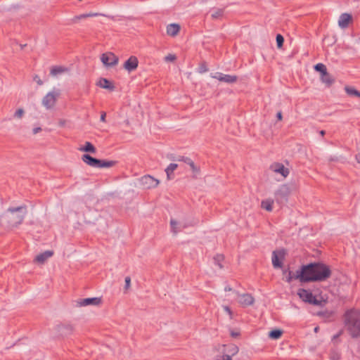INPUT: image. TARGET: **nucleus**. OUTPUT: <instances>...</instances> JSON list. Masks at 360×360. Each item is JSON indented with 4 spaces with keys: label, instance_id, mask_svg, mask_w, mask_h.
Returning <instances> with one entry per match:
<instances>
[{
    "label": "nucleus",
    "instance_id": "f257e3e1",
    "mask_svg": "<svg viewBox=\"0 0 360 360\" xmlns=\"http://www.w3.org/2000/svg\"><path fill=\"white\" fill-rule=\"evenodd\" d=\"M331 276L330 267L322 262H311L302 265L296 271L295 278L301 283L325 281Z\"/></svg>",
    "mask_w": 360,
    "mask_h": 360
},
{
    "label": "nucleus",
    "instance_id": "f03ea898",
    "mask_svg": "<svg viewBox=\"0 0 360 360\" xmlns=\"http://www.w3.org/2000/svg\"><path fill=\"white\" fill-rule=\"evenodd\" d=\"M27 214L25 205L9 207L1 215L0 226L12 229L20 225Z\"/></svg>",
    "mask_w": 360,
    "mask_h": 360
},
{
    "label": "nucleus",
    "instance_id": "7ed1b4c3",
    "mask_svg": "<svg viewBox=\"0 0 360 360\" xmlns=\"http://www.w3.org/2000/svg\"><path fill=\"white\" fill-rule=\"evenodd\" d=\"M345 321L352 338L360 336V314L354 309L347 311L345 314Z\"/></svg>",
    "mask_w": 360,
    "mask_h": 360
},
{
    "label": "nucleus",
    "instance_id": "20e7f679",
    "mask_svg": "<svg viewBox=\"0 0 360 360\" xmlns=\"http://www.w3.org/2000/svg\"><path fill=\"white\" fill-rule=\"evenodd\" d=\"M219 350L221 354L216 356L217 360H232L231 357L238 352L239 349L236 345L230 344L219 346Z\"/></svg>",
    "mask_w": 360,
    "mask_h": 360
},
{
    "label": "nucleus",
    "instance_id": "39448f33",
    "mask_svg": "<svg viewBox=\"0 0 360 360\" xmlns=\"http://www.w3.org/2000/svg\"><path fill=\"white\" fill-rule=\"evenodd\" d=\"M297 295H299L300 298L304 302H307L316 306H321L323 302H325V301L318 300L311 291L304 288L299 289L297 291Z\"/></svg>",
    "mask_w": 360,
    "mask_h": 360
},
{
    "label": "nucleus",
    "instance_id": "423d86ee",
    "mask_svg": "<svg viewBox=\"0 0 360 360\" xmlns=\"http://www.w3.org/2000/svg\"><path fill=\"white\" fill-rule=\"evenodd\" d=\"M60 90H53L51 92H49L42 99V105L46 108V109L49 110L53 108L60 96Z\"/></svg>",
    "mask_w": 360,
    "mask_h": 360
},
{
    "label": "nucleus",
    "instance_id": "0eeeda50",
    "mask_svg": "<svg viewBox=\"0 0 360 360\" xmlns=\"http://www.w3.org/2000/svg\"><path fill=\"white\" fill-rule=\"evenodd\" d=\"M290 194V188L288 184H282L275 192V200L278 204H283L288 201Z\"/></svg>",
    "mask_w": 360,
    "mask_h": 360
},
{
    "label": "nucleus",
    "instance_id": "6e6552de",
    "mask_svg": "<svg viewBox=\"0 0 360 360\" xmlns=\"http://www.w3.org/2000/svg\"><path fill=\"white\" fill-rule=\"evenodd\" d=\"M101 60L105 66L108 67L115 66L119 61L118 58L111 52L103 53Z\"/></svg>",
    "mask_w": 360,
    "mask_h": 360
},
{
    "label": "nucleus",
    "instance_id": "1a4fd4ad",
    "mask_svg": "<svg viewBox=\"0 0 360 360\" xmlns=\"http://www.w3.org/2000/svg\"><path fill=\"white\" fill-rule=\"evenodd\" d=\"M140 183L143 188L150 189L157 187L159 181L150 175H146L141 178Z\"/></svg>",
    "mask_w": 360,
    "mask_h": 360
},
{
    "label": "nucleus",
    "instance_id": "9d476101",
    "mask_svg": "<svg viewBox=\"0 0 360 360\" xmlns=\"http://www.w3.org/2000/svg\"><path fill=\"white\" fill-rule=\"evenodd\" d=\"M101 297H89L80 299L77 300V307H85L88 305H95L98 306L101 304Z\"/></svg>",
    "mask_w": 360,
    "mask_h": 360
},
{
    "label": "nucleus",
    "instance_id": "9b49d317",
    "mask_svg": "<svg viewBox=\"0 0 360 360\" xmlns=\"http://www.w3.org/2000/svg\"><path fill=\"white\" fill-rule=\"evenodd\" d=\"M139 65V60L136 56H131L123 64V68L128 72H131L136 70Z\"/></svg>",
    "mask_w": 360,
    "mask_h": 360
},
{
    "label": "nucleus",
    "instance_id": "f8f14e48",
    "mask_svg": "<svg viewBox=\"0 0 360 360\" xmlns=\"http://www.w3.org/2000/svg\"><path fill=\"white\" fill-rule=\"evenodd\" d=\"M212 77L218 79L219 82H223L227 84H233L236 82L238 80V77L236 75H224L221 72H216Z\"/></svg>",
    "mask_w": 360,
    "mask_h": 360
},
{
    "label": "nucleus",
    "instance_id": "ddd939ff",
    "mask_svg": "<svg viewBox=\"0 0 360 360\" xmlns=\"http://www.w3.org/2000/svg\"><path fill=\"white\" fill-rule=\"evenodd\" d=\"M270 169L275 173L281 174L284 178L287 177L290 173L288 168L280 162H274L271 165Z\"/></svg>",
    "mask_w": 360,
    "mask_h": 360
},
{
    "label": "nucleus",
    "instance_id": "4468645a",
    "mask_svg": "<svg viewBox=\"0 0 360 360\" xmlns=\"http://www.w3.org/2000/svg\"><path fill=\"white\" fill-rule=\"evenodd\" d=\"M82 160L89 166L92 167L98 168V164L100 163V159L94 158L89 154H84L82 156Z\"/></svg>",
    "mask_w": 360,
    "mask_h": 360
},
{
    "label": "nucleus",
    "instance_id": "2eb2a0df",
    "mask_svg": "<svg viewBox=\"0 0 360 360\" xmlns=\"http://www.w3.org/2000/svg\"><path fill=\"white\" fill-rule=\"evenodd\" d=\"M254 302V297L249 293H245L239 295L238 302L243 307L252 305Z\"/></svg>",
    "mask_w": 360,
    "mask_h": 360
},
{
    "label": "nucleus",
    "instance_id": "dca6fc26",
    "mask_svg": "<svg viewBox=\"0 0 360 360\" xmlns=\"http://www.w3.org/2000/svg\"><path fill=\"white\" fill-rule=\"evenodd\" d=\"M57 330L62 335H68L72 333L74 328L70 323H60L57 326Z\"/></svg>",
    "mask_w": 360,
    "mask_h": 360
},
{
    "label": "nucleus",
    "instance_id": "f3484780",
    "mask_svg": "<svg viewBox=\"0 0 360 360\" xmlns=\"http://www.w3.org/2000/svg\"><path fill=\"white\" fill-rule=\"evenodd\" d=\"M96 85L101 88L108 89L109 91H113L115 88L113 83L106 78H101L97 82Z\"/></svg>",
    "mask_w": 360,
    "mask_h": 360
},
{
    "label": "nucleus",
    "instance_id": "a211bd4d",
    "mask_svg": "<svg viewBox=\"0 0 360 360\" xmlns=\"http://www.w3.org/2000/svg\"><path fill=\"white\" fill-rule=\"evenodd\" d=\"M352 20V16L349 13H342L340 16L338 25L342 28H345L348 26L349 22Z\"/></svg>",
    "mask_w": 360,
    "mask_h": 360
},
{
    "label": "nucleus",
    "instance_id": "6ab92c4d",
    "mask_svg": "<svg viewBox=\"0 0 360 360\" xmlns=\"http://www.w3.org/2000/svg\"><path fill=\"white\" fill-rule=\"evenodd\" d=\"M53 251L52 250H46L38 255L36 256L34 261L36 262L43 264L44 263L49 257L53 256Z\"/></svg>",
    "mask_w": 360,
    "mask_h": 360
},
{
    "label": "nucleus",
    "instance_id": "aec40b11",
    "mask_svg": "<svg viewBox=\"0 0 360 360\" xmlns=\"http://www.w3.org/2000/svg\"><path fill=\"white\" fill-rule=\"evenodd\" d=\"M180 31V25L176 23H172L167 26V34L171 37H175Z\"/></svg>",
    "mask_w": 360,
    "mask_h": 360
},
{
    "label": "nucleus",
    "instance_id": "412c9836",
    "mask_svg": "<svg viewBox=\"0 0 360 360\" xmlns=\"http://www.w3.org/2000/svg\"><path fill=\"white\" fill-rule=\"evenodd\" d=\"M278 253L281 256L283 257V251L281 250L279 252L274 251L272 253V264L274 268H281L282 266V262L279 261L278 259Z\"/></svg>",
    "mask_w": 360,
    "mask_h": 360
},
{
    "label": "nucleus",
    "instance_id": "4be33fe9",
    "mask_svg": "<svg viewBox=\"0 0 360 360\" xmlns=\"http://www.w3.org/2000/svg\"><path fill=\"white\" fill-rule=\"evenodd\" d=\"M79 150L94 154L96 153V148L95 146L89 141L85 142L84 145L79 148Z\"/></svg>",
    "mask_w": 360,
    "mask_h": 360
},
{
    "label": "nucleus",
    "instance_id": "5701e85b",
    "mask_svg": "<svg viewBox=\"0 0 360 360\" xmlns=\"http://www.w3.org/2000/svg\"><path fill=\"white\" fill-rule=\"evenodd\" d=\"M115 164L116 161L114 160H100L98 168H109L115 166Z\"/></svg>",
    "mask_w": 360,
    "mask_h": 360
},
{
    "label": "nucleus",
    "instance_id": "b1692460",
    "mask_svg": "<svg viewBox=\"0 0 360 360\" xmlns=\"http://www.w3.org/2000/svg\"><path fill=\"white\" fill-rule=\"evenodd\" d=\"M177 225H178V223L176 220H174L173 219H172L170 220L171 229H172V231L173 232V233H174V234H176L179 231H181L182 229H185L187 227V226L186 224H184V225H181L180 226L181 229H178Z\"/></svg>",
    "mask_w": 360,
    "mask_h": 360
},
{
    "label": "nucleus",
    "instance_id": "393cba45",
    "mask_svg": "<svg viewBox=\"0 0 360 360\" xmlns=\"http://www.w3.org/2000/svg\"><path fill=\"white\" fill-rule=\"evenodd\" d=\"M68 71L66 68L62 66H53L51 70V75L53 76H56L58 74H61Z\"/></svg>",
    "mask_w": 360,
    "mask_h": 360
},
{
    "label": "nucleus",
    "instance_id": "a878e982",
    "mask_svg": "<svg viewBox=\"0 0 360 360\" xmlns=\"http://www.w3.org/2000/svg\"><path fill=\"white\" fill-rule=\"evenodd\" d=\"M283 330L281 329H274L269 333V337L273 340H277L283 335Z\"/></svg>",
    "mask_w": 360,
    "mask_h": 360
},
{
    "label": "nucleus",
    "instance_id": "bb28decb",
    "mask_svg": "<svg viewBox=\"0 0 360 360\" xmlns=\"http://www.w3.org/2000/svg\"><path fill=\"white\" fill-rule=\"evenodd\" d=\"M273 203H274L273 200L267 199L266 200H262V203H261V207L263 209H264L269 212H271L273 209V207H272Z\"/></svg>",
    "mask_w": 360,
    "mask_h": 360
},
{
    "label": "nucleus",
    "instance_id": "cd10ccee",
    "mask_svg": "<svg viewBox=\"0 0 360 360\" xmlns=\"http://www.w3.org/2000/svg\"><path fill=\"white\" fill-rule=\"evenodd\" d=\"M321 79L322 82L326 84L328 86H330L334 82V79L328 72L321 75Z\"/></svg>",
    "mask_w": 360,
    "mask_h": 360
},
{
    "label": "nucleus",
    "instance_id": "c85d7f7f",
    "mask_svg": "<svg viewBox=\"0 0 360 360\" xmlns=\"http://www.w3.org/2000/svg\"><path fill=\"white\" fill-rule=\"evenodd\" d=\"M178 167V165L176 163H171L169 166L165 169V172L167 176V179H170L171 175L173 174L174 171Z\"/></svg>",
    "mask_w": 360,
    "mask_h": 360
},
{
    "label": "nucleus",
    "instance_id": "c756f323",
    "mask_svg": "<svg viewBox=\"0 0 360 360\" xmlns=\"http://www.w3.org/2000/svg\"><path fill=\"white\" fill-rule=\"evenodd\" d=\"M96 15H98V13H90L82 14V15L75 16L72 19V21H73V22H77V21H79L81 19H84V18H88V17H94V16H96Z\"/></svg>",
    "mask_w": 360,
    "mask_h": 360
},
{
    "label": "nucleus",
    "instance_id": "7c9ffc66",
    "mask_svg": "<svg viewBox=\"0 0 360 360\" xmlns=\"http://www.w3.org/2000/svg\"><path fill=\"white\" fill-rule=\"evenodd\" d=\"M314 70L317 72H319L321 75H323L324 73H326L327 69L325 65L323 63H318L314 66Z\"/></svg>",
    "mask_w": 360,
    "mask_h": 360
},
{
    "label": "nucleus",
    "instance_id": "2f4dec72",
    "mask_svg": "<svg viewBox=\"0 0 360 360\" xmlns=\"http://www.w3.org/2000/svg\"><path fill=\"white\" fill-rule=\"evenodd\" d=\"M345 91L349 95L355 96L357 97L359 96V95L360 94V91H357L354 88L349 87V86L345 87Z\"/></svg>",
    "mask_w": 360,
    "mask_h": 360
},
{
    "label": "nucleus",
    "instance_id": "473e14b6",
    "mask_svg": "<svg viewBox=\"0 0 360 360\" xmlns=\"http://www.w3.org/2000/svg\"><path fill=\"white\" fill-rule=\"evenodd\" d=\"M224 260V256L222 255H217L214 257V262L220 269L223 267L221 262Z\"/></svg>",
    "mask_w": 360,
    "mask_h": 360
},
{
    "label": "nucleus",
    "instance_id": "72a5a7b5",
    "mask_svg": "<svg viewBox=\"0 0 360 360\" xmlns=\"http://www.w3.org/2000/svg\"><path fill=\"white\" fill-rule=\"evenodd\" d=\"M276 44H277L278 48H281L283 46V42H284L283 37L281 34H278L276 35Z\"/></svg>",
    "mask_w": 360,
    "mask_h": 360
},
{
    "label": "nucleus",
    "instance_id": "f704fd0d",
    "mask_svg": "<svg viewBox=\"0 0 360 360\" xmlns=\"http://www.w3.org/2000/svg\"><path fill=\"white\" fill-rule=\"evenodd\" d=\"M24 114H25V111H24V110H23L22 108H19V109H18V110L15 112V113H14V115H13V117H14L15 118H18V119H20V118H22V116L24 115Z\"/></svg>",
    "mask_w": 360,
    "mask_h": 360
},
{
    "label": "nucleus",
    "instance_id": "c9c22d12",
    "mask_svg": "<svg viewBox=\"0 0 360 360\" xmlns=\"http://www.w3.org/2000/svg\"><path fill=\"white\" fill-rule=\"evenodd\" d=\"M188 165L190 166L191 169H192L193 172L195 174H198L200 173V167L195 166L193 160L189 163Z\"/></svg>",
    "mask_w": 360,
    "mask_h": 360
},
{
    "label": "nucleus",
    "instance_id": "e433bc0d",
    "mask_svg": "<svg viewBox=\"0 0 360 360\" xmlns=\"http://www.w3.org/2000/svg\"><path fill=\"white\" fill-rule=\"evenodd\" d=\"M208 71V68H207V65L205 63H202L199 68H198V72L200 73H204Z\"/></svg>",
    "mask_w": 360,
    "mask_h": 360
},
{
    "label": "nucleus",
    "instance_id": "4c0bfd02",
    "mask_svg": "<svg viewBox=\"0 0 360 360\" xmlns=\"http://www.w3.org/2000/svg\"><path fill=\"white\" fill-rule=\"evenodd\" d=\"M176 160L177 161H182L187 165H189V163L192 161V160L188 157L184 156H179Z\"/></svg>",
    "mask_w": 360,
    "mask_h": 360
},
{
    "label": "nucleus",
    "instance_id": "58836bf2",
    "mask_svg": "<svg viewBox=\"0 0 360 360\" xmlns=\"http://www.w3.org/2000/svg\"><path fill=\"white\" fill-rule=\"evenodd\" d=\"M222 14H223V10L217 9L213 13H212V18H217L221 16Z\"/></svg>",
    "mask_w": 360,
    "mask_h": 360
},
{
    "label": "nucleus",
    "instance_id": "ea45409f",
    "mask_svg": "<svg viewBox=\"0 0 360 360\" xmlns=\"http://www.w3.org/2000/svg\"><path fill=\"white\" fill-rule=\"evenodd\" d=\"M295 275H296V273L295 274H293L291 271H288V275L286 277V281L289 283H291L293 279H296L295 278Z\"/></svg>",
    "mask_w": 360,
    "mask_h": 360
},
{
    "label": "nucleus",
    "instance_id": "a19ab883",
    "mask_svg": "<svg viewBox=\"0 0 360 360\" xmlns=\"http://www.w3.org/2000/svg\"><path fill=\"white\" fill-rule=\"evenodd\" d=\"M176 57L175 55L168 54L167 56H165V60L167 62H173L176 60Z\"/></svg>",
    "mask_w": 360,
    "mask_h": 360
},
{
    "label": "nucleus",
    "instance_id": "79ce46f5",
    "mask_svg": "<svg viewBox=\"0 0 360 360\" xmlns=\"http://www.w3.org/2000/svg\"><path fill=\"white\" fill-rule=\"evenodd\" d=\"M125 285H124V288L125 290H127L130 287V284H131V278L129 276H127L125 278Z\"/></svg>",
    "mask_w": 360,
    "mask_h": 360
},
{
    "label": "nucleus",
    "instance_id": "37998d69",
    "mask_svg": "<svg viewBox=\"0 0 360 360\" xmlns=\"http://www.w3.org/2000/svg\"><path fill=\"white\" fill-rule=\"evenodd\" d=\"M34 80L39 84V85H42L43 84V82L42 80L40 79V77L38 76V75H35L34 77Z\"/></svg>",
    "mask_w": 360,
    "mask_h": 360
},
{
    "label": "nucleus",
    "instance_id": "c03bdc74",
    "mask_svg": "<svg viewBox=\"0 0 360 360\" xmlns=\"http://www.w3.org/2000/svg\"><path fill=\"white\" fill-rule=\"evenodd\" d=\"M239 335H240V333L239 332H236V331H233V330L231 331V337L236 338H238Z\"/></svg>",
    "mask_w": 360,
    "mask_h": 360
},
{
    "label": "nucleus",
    "instance_id": "a18cd8bd",
    "mask_svg": "<svg viewBox=\"0 0 360 360\" xmlns=\"http://www.w3.org/2000/svg\"><path fill=\"white\" fill-rule=\"evenodd\" d=\"M105 117H106V113L105 112H102L101 115V121L105 122Z\"/></svg>",
    "mask_w": 360,
    "mask_h": 360
},
{
    "label": "nucleus",
    "instance_id": "49530a36",
    "mask_svg": "<svg viewBox=\"0 0 360 360\" xmlns=\"http://www.w3.org/2000/svg\"><path fill=\"white\" fill-rule=\"evenodd\" d=\"M41 131V127H35V128L33 129L32 131H33L34 134H36L39 133Z\"/></svg>",
    "mask_w": 360,
    "mask_h": 360
},
{
    "label": "nucleus",
    "instance_id": "de8ad7c7",
    "mask_svg": "<svg viewBox=\"0 0 360 360\" xmlns=\"http://www.w3.org/2000/svg\"><path fill=\"white\" fill-rule=\"evenodd\" d=\"M276 117L278 120H281L283 118L282 112L281 111L278 112L276 114Z\"/></svg>",
    "mask_w": 360,
    "mask_h": 360
},
{
    "label": "nucleus",
    "instance_id": "09e8293b",
    "mask_svg": "<svg viewBox=\"0 0 360 360\" xmlns=\"http://www.w3.org/2000/svg\"><path fill=\"white\" fill-rule=\"evenodd\" d=\"M224 310L229 313V314L231 315L232 312H231V309L228 307V306H224Z\"/></svg>",
    "mask_w": 360,
    "mask_h": 360
},
{
    "label": "nucleus",
    "instance_id": "8fccbe9b",
    "mask_svg": "<svg viewBox=\"0 0 360 360\" xmlns=\"http://www.w3.org/2000/svg\"><path fill=\"white\" fill-rule=\"evenodd\" d=\"M356 160L357 162L360 163V153H359L356 155Z\"/></svg>",
    "mask_w": 360,
    "mask_h": 360
},
{
    "label": "nucleus",
    "instance_id": "3c124183",
    "mask_svg": "<svg viewBox=\"0 0 360 360\" xmlns=\"http://www.w3.org/2000/svg\"><path fill=\"white\" fill-rule=\"evenodd\" d=\"M224 290H225V291H231L232 288L229 286H226V287H225Z\"/></svg>",
    "mask_w": 360,
    "mask_h": 360
},
{
    "label": "nucleus",
    "instance_id": "603ef678",
    "mask_svg": "<svg viewBox=\"0 0 360 360\" xmlns=\"http://www.w3.org/2000/svg\"><path fill=\"white\" fill-rule=\"evenodd\" d=\"M65 121V120H60L59 122V124L60 126H64Z\"/></svg>",
    "mask_w": 360,
    "mask_h": 360
},
{
    "label": "nucleus",
    "instance_id": "864d4df0",
    "mask_svg": "<svg viewBox=\"0 0 360 360\" xmlns=\"http://www.w3.org/2000/svg\"><path fill=\"white\" fill-rule=\"evenodd\" d=\"M319 133H320V134L323 136H324V135H325L326 131H325L324 130H321V131H320V132H319Z\"/></svg>",
    "mask_w": 360,
    "mask_h": 360
},
{
    "label": "nucleus",
    "instance_id": "5fc2aeb1",
    "mask_svg": "<svg viewBox=\"0 0 360 360\" xmlns=\"http://www.w3.org/2000/svg\"><path fill=\"white\" fill-rule=\"evenodd\" d=\"M318 330H319V327H316V328H314V331H315V332H317V331H318Z\"/></svg>",
    "mask_w": 360,
    "mask_h": 360
},
{
    "label": "nucleus",
    "instance_id": "6e6d98bb",
    "mask_svg": "<svg viewBox=\"0 0 360 360\" xmlns=\"http://www.w3.org/2000/svg\"><path fill=\"white\" fill-rule=\"evenodd\" d=\"M332 360H338L334 356L331 357Z\"/></svg>",
    "mask_w": 360,
    "mask_h": 360
}]
</instances>
